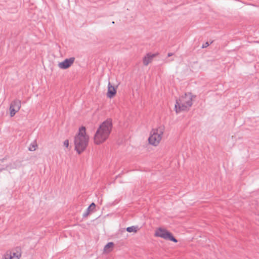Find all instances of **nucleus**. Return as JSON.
Wrapping results in <instances>:
<instances>
[{
	"label": "nucleus",
	"instance_id": "f257e3e1",
	"mask_svg": "<svg viewBox=\"0 0 259 259\" xmlns=\"http://www.w3.org/2000/svg\"><path fill=\"white\" fill-rule=\"evenodd\" d=\"M112 127L111 119H107L99 126L94 137V142L99 145L104 142L108 138Z\"/></svg>",
	"mask_w": 259,
	"mask_h": 259
},
{
	"label": "nucleus",
	"instance_id": "f03ea898",
	"mask_svg": "<svg viewBox=\"0 0 259 259\" xmlns=\"http://www.w3.org/2000/svg\"><path fill=\"white\" fill-rule=\"evenodd\" d=\"M89 140V137L86 134L85 127L81 126L79 129V132L75 138V148L79 153L85 148Z\"/></svg>",
	"mask_w": 259,
	"mask_h": 259
},
{
	"label": "nucleus",
	"instance_id": "7ed1b4c3",
	"mask_svg": "<svg viewBox=\"0 0 259 259\" xmlns=\"http://www.w3.org/2000/svg\"><path fill=\"white\" fill-rule=\"evenodd\" d=\"M192 97L191 94H186L182 96L176 105L177 112L184 110L190 107L192 105Z\"/></svg>",
	"mask_w": 259,
	"mask_h": 259
},
{
	"label": "nucleus",
	"instance_id": "20e7f679",
	"mask_svg": "<svg viewBox=\"0 0 259 259\" xmlns=\"http://www.w3.org/2000/svg\"><path fill=\"white\" fill-rule=\"evenodd\" d=\"M155 235L157 237H160L165 239H168L170 241L177 242V240L172 235V234L169 232L166 229L162 228H157L155 232Z\"/></svg>",
	"mask_w": 259,
	"mask_h": 259
},
{
	"label": "nucleus",
	"instance_id": "39448f33",
	"mask_svg": "<svg viewBox=\"0 0 259 259\" xmlns=\"http://www.w3.org/2000/svg\"><path fill=\"white\" fill-rule=\"evenodd\" d=\"M160 140V134L158 133L157 130H154L153 134L149 138V143L154 145H157Z\"/></svg>",
	"mask_w": 259,
	"mask_h": 259
},
{
	"label": "nucleus",
	"instance_id": "423d86ee",
	"mask_svg": "<svg viewBox=\"0 0 259 259\" xmlns=\"http://www.w3.org/2000/svg\"><path fill=\"white\" fill-rule=\"evenodd\" d=\"M157 55V54H152L151 53H148L146 54V55L143 58V65H148L149 63H151L153 58Z\"/></svg>",
	"mask_w": 259,
	"mask_h": 259
},
{
	"label": "nucleus",
	"instance_id": "0eeeda50",
	"mask_svg": "<svg viewBox=\"0 0 259 259\" xmlns=\"http://www.w3.org/2000/svg\"><path fill=\"white\" fill-rule=\"evenodd\" d=\"M20 108V103L19 102H13L10 107V114L11 116L14 115L15 113L17 112Z\"/></svg>",
	"mask_w": 259,
	"mask_h": 259
},
{
	"label": "nucleus",
	"instance_id": "6e6552de",
	"mask_svg": "<svg viewBox=\"0 0 259 259\" xmlns=\"http://www.w3.org/2000/svg\"><path fill=\"white\" fill-rule=\"evenodd\" d=\"M116 94V89L110 84H109L108 90L107 92L108 97L111 98L113 97Z\"/></svg>",
	"mask_w": 259,
	"mask_h": 259
},
{
	"label": "nucleus",
	"instance_id": "1a4fd4ad",
	"mask_svg": "<svg viewBox=\"0 0 259 259\" xmlns=\"http://www.w3.org/2000/svg\"><path fill=\"white\" fill-rule=\"evenodd\" d=\"M75 60L74 57H70L66 58L64 61L57 62V65H72Z\"/></svg>",
	"mask_w": 259,
	"mask_h": 259
},
{
	"label": "nucleus",
	"instance_id": "9d476101",
	"mask_svg": "<svg viewBox=\"0 0 259 259\" xmlns=\"http://www.w3.org/2000/svg\"><path fill=\"white\" fill-rule=\"evenodd\" d=\"M20 256V253L19 252L16 253H13V255L11 254L9 255V256L7 257H6L5 259H18Z\"/></svg>",
	"mask_w": 259,
	"mask_h": 259
},
{
	"label": "nucleus",
	"instance_id": "9b49d317",
	"mask_svg": "<svg viewBox=\"0 0 259 259\" xmlns=\"http://www.w3.org/2000/svg\"><path fill=\"white\" fill-rule=\"evenodd\" d=\"M114 244L113 243H109L105 247V251L106 252H109L113 248Z\"/></svg>",
	"mask_w": 259,
	"mask_h": 259
},
{
	"label": "nucleus",
	"instance_id": "f8f14e48",
	"mask_svg": "<svg viewBox=\"0 0 259 259\" xmlns=\"http://www.w3.org/2000/svg\"><path fill=\"white\" fill-rule=\"evenodd\" d=\"M126 230L128 232H137V228L134 226L128 227L126 229Z\"/></svg>",
	"mask_w": 259,
	"mask_h": 259
},
{
	"label": "nucleus",
	"instance_id": "ddd939ff",
	"mask_svg": "<svg viewBox=\"0 0 259 259\" xmlns=\"http://www.w3.org/2000/svg\"><path fill=\"white\" fill-rule=\"evenodd\" d=\"M95 207H96L95 204L94 203H92V204L90 205V207H89V209H95Z\"/></svg>",
	"mask_w": 259,
	"mask_h": 259
},
{
	"label": "nucleus",
	"instance_id": "4468645a",
	"mask_svg": "<svg viewBox=\"0 0 259 259\" xmlns=\"http://www.w3.org/2000/svg\"><path fill=\"white\" fill-rule=\"evenodd\" d=\"M209 45L208 42H206L205 44H203L202 46V48H205L207 47Z\"/></svg>",
	"mask_w": 259,
	"mask_h": 259
},
{
	"label": "nucleus",
	"instance_id": "2eb2a0df",
	"mask_svg": "<svg viewBox=\"0 0 259 259\" xmlns=\"http://www.w3.org/2000/svg\"><path fill=\"white\" fill-rule=\"evenodd\" d=\"M64 145L66 147H68L69 146V142L68 140H66L64 142Z\"/></svg>",
	"mask_w": 259,
	"mask_h": 259
},
{
	"label": "nucleus",
	"instance_id": "dca6fc26",
	"mask_svg": "<svg viewBox=\"0 0 259 259\" xmlns=\"http://www.w3.org/2000/svg\"><path fill=\"white\" fill-rule=\"evenodd\" d=\"M69 66H65V65H63V66H61V67L62 68H63V69H66L67 68H68V67H69Z\"/></svg>",
	"mask_w": 259,
	"mask_h": 259
},
{
	"label": "nucleus",
	"instance_id": "f3484780",
	"mask_svg": "<svg viewBox=\"0 0 259 259\" xmlns=\"http://www.w3.org/2000/svg\"><path fill=\"white\" fill-rule=\"evenodd\" d=\"M172 55H173V54L172 53H169L167 54L168 57H170V56H172Z\"/></svg>",
	"mask_w": 259,
	"mask_h": 259
},
{
	"label": "nucleus",
	"instance_id": "a211bd4d",
	"mask_svg": "<svg viewBox=\"0 0 259 259\" xmlns=\"http://www.w3.org/2000/svg\"><path fill=\"white\" fill-rule=\"evenodd\" d=\"M30 149L31 150H35V146H33V148H30Z\"/></svg>",
	"mask_w": 259,
	"mask_h": 259
}]
</instances>
